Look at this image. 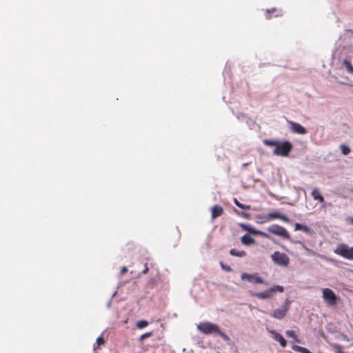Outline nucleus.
I'll return each instance as SVG.
<instances>
[{
	"label": "nucleus",
	"mask_w": 353,
	"mask_h": 353,
	"mask_svg": "<svg viewBox=\"0 0 353 353\" xmlns=\"http://www.w3.org/2000/svg\"><path fill=\"white\" fill-rule=\"evenodd\" d=\"M263 142L265 145L270 146V147L274 146V148H276V145L279 143V141H276L274 140H270V139H264Z\"/></svg>",
	"instance_id": "nucleus-19"
},
{
	"label": "nucleus",
	"mask_w": 353,
	"mask_h": 353,
	"mask_svg": "<svg viewBox=\"0 0 353 353\" xmlns=\"http://www.w3.org/2000/svg\"><path fill=\"white\" fill-rule=\"evenodd\" d=\"M292 149V143L285 141L284 142H279L276 148H274L273 153L277 156L287 157Z\"/></svg>",
	"instance_id": "nucleus-4"
},
{
	"label": "nucleus",
	"mask_w": 353,
	"mask_h": 353,
	"mask_svg": "<svg viewBox=\"0 0 353 353\" xmlns=\"http://www.w3.org/2000/svg\"><path fill=\"white\" fill-rule=\"evenodd\" d=\"M241 279L253 284H263L264 283L263 279L259 276L258 273L249 274L244 272L241 274Z\"/></svg>",
	"instance_id": "nucleus-9"
},
{
	"label": "nucleus",
	"mask_w": 353,
	"mask_h": 353,
	"mask_svg": "<svg viewBox=\"0 0 353 353\" xmlns=\"http://www.w3.org/2000/svg\"><path fill=\"white\" fill-rule=\"evenodd\" d=\"M322 297L328 306H336L339 298L336 295L334 292L330 288L322 289Z\"/></svg>",
	"instance_id": "nucleus-3"
},
{
	"label": "nucleus",
	"mask_w": 353,
	"mask_h": 353,
	"mask_svg": "<svg viewBox=\"0 0 353 353\" xmlns=\"http://www.w3.org/2000/svg\"><path fill=\"white\" fill-rule=\"evenodd\" d=\"M270 332L272 335L273 339L275 341H278L282 347H286V345H287L286 341L285 340V339L283 337V336L281 334H280L279 333L276 332L274 330H271V331H270Z\"/></svg>",
	"instance_id": "nucleus-12"
},
{
	"label": "nucleus",
	"mask_w": 353,
	"mask_h": 353,
	"mask_svg": "<svg viewBox=\"0 0 353 353\" xmlns=\"http://www.w3.org/2000/svg\"><path fill=\"white\" fill-rule=\"evenodd\" d=\"M274 11H276V9H275V8L272 9V10H267V12H268V13H270V12H274Z\"/></svg>",
	"instance_id": "nucleus-32"
},
{
	"label": "nucleus",
	"mask_w": 353,
	"mask_h": 353,
	"mask_svg": "<svg viewBox=\"0 0 353 353\" xmlns=\"http://www.w3.org/2000/svg\"><path fill=\"white\" fill-rule=\"evenodd\" d=\"M97 343L98 346L103 345L105 343V340L102 336H99L97 339Z\"/></svg>",
	"instance_id": "nucleus-28"
},
{
	"label": "nucleus",
	"mask_w": 353,
	"mask_h": 353,
	"mask_svg": "<svg viewBox=\"0 0 353 353\" xmlns=\"http://www.w3.org/2000/svg\"><path fill=\"white\" fill-rule=\"evenodd\" d=\"M197 330L204 334H217L224 341H229L230 339L225 334L220 330L217 325L208 321L200 323L197 325Z\"/></svg>",
	"instance_id": "nucleus-1"
},
{
	"label": "nucleus",
	"mask_w": 353,
	"mask_h": 353,
	"mask_svg": "<svg viewBox=\"0 0 353 353\" xmlns=\"http://www.w3.org/2000/svg\"><path fill=\"white\" fill-rule=\"evenodd\" d=\"M221 265L222 269L227 272H230L232 270V269L230 266L225 265L223 263H221Z\"/></svg>",
	"instance_id": "nucleus-29"
},
{
	"label": "nucleus",
	"mask_w": 353,
	"mask_h": 353,
	"mask_svg": "<svg viewBox=\"0 0 353 353\" xmlns=\"http://www.w3.org/2000/svg\"><path fill=\"white\" fill-rule=\"evenodd\" d=\"M290 125V130L292 132L299 134H305L307 133L306 129L301 124L294 121H289Z\"/></svg>",
	"instance_id": "nucleus-11"
},
{
	"label": "nucleus",
	"mask_w": 353,
	"mask_h": 353,
	"mask_svg": "<svg viewBox=\"0 0 353 353\" xmlns=\"http://www.w3.org/2000/svg\"><path fill=\"white\" fill-rule=\"evenodd\" d=\"M128 272V268L127 267H123L121 270V274H124L125 273H126Z\"/></svg>",
	"instance_id": "nucleus-30"
},
{
	"label": "nucleus",
	"mask_w": 353,
	"mask_h": 353,
	"mask_svg": "<svg viewBox=\"0 0 353 353\" xmlns=\"http://www.w3.org/2000/svg\"><path fill=\"white\" fill-rule=\"evenodd\" d=\"M340 148L344 155H347L350 152V149L345 145H341Z\"/></svg>",
	"instance_id": "nucleus-25"
},
{
	"label": "nucleus",
	"mask_w": 353,
	"mask_h": 353,
	"mask_svg": "<svg viewBox=\"0 0 353 353\" xmlns=\"http://www.w3.org/2000/svg\"><path fill=\"white\" fill-rule=\"evenodd\" d=\"M332 346L336 353H345L343 350V347L341 345L334 344Z\"/></svg>",
	"instance_id": "nucleus-26"
},
{
	"label": "nucleus",
	"mask_w": 353,
	"mask_h": 353,
	"mask_svg": "<svg viewBox=\"0 0 353 353\" xmlns=\"http://www.w3.org/2000/svg\"><path fill=\"white\" fill-rule=\"evenodd\" d=\"M292 348L293 350H294L296 352H301V353H312L307 348H305L304 347L299 346V345H292Z\"/></svg>",
	"instance_id": "nucleus-18"
},
{
	"label": "nucleus",
	"mask_w": 353,
	"mask_h": 353,
	"mask_svg": "<svg viewBox=\"0 0 353 353\" xmlns=\"http://www.w3.org/2000/svg\"><path fill=\"white\" fill-rule=\"evenodd\" d=\"M234 202L236 206H238L239 208H240L241 209H246V210L250 209V206L245 205L244 204L241 203L236 199H234Z\"/></svg>",
	"instance_id": "nucleus-24"
},
{
	"label": "nucleus",
	"mask_w": 353,
	"mask_h": 353,
	"mask_svg": "<svg viewBox=\"0 0 353 353\" xmlns=\"http://www.w3.org/2000/svg\"><path fill=\"white\" fill-rule=\"evenodd\" d=\"M230 254L232 256L243 257L246 255V252L243 250H237L236 249H231Z\"/></svg>",
	"instance_id": "nucleus-17"
},
{
	"label": "nucleus",
	"mask_w": 353,
	"mask_h": 353,
	"mask_svg": "<svg viewBox=\"0 0 353 353\" xmlns=\"http://www.w3.org/2000/svg\"><path fill=\"white\" fill-rule=\"evenodd\" d=\"M148 325V323L147 321L142 320V321H139V322H137L136 326L139 329H142V328H144L145 327H146Z\"/></svg>",
	"instance_id": "nucleus-23"
},
{
	"label": "nucleus",
	"mask_w": 353,
	"mask_h": 353,
	"mask_svg": "<svg viewBox=\"0 0 353 353\" xmlns=\"http://www.w3.org/2000/svg\"><path fill=\"white\" fill-rule=\"evenodd\" d=\"M311 195L314 200H317L320 203L325 201L324 197L321 194L320 191L316 188L312 190Z\"/></svg>",
	"instance_id": "nucleus-14"
},
{
	"label": "nucleus",
	"mask_w": 353,
	"mask_h": 353,
	"mask_svg": "<svg viewBox=\"0 0 353 353\" xmlns=\"http://www.w3.org/2000/svg\"><path fill=\"white\" fill-rule=\"evenodd\" d=\"M149 268H148L147 265H145V269L143 270V274H147L148 272Z\"/></svg>",
	"instance_id": "nucleus-31"
},
{
	"label": "nucleus",
	"mask_w": 353,
	"mask_h": 353,
	"mask_svg": "<svg viewBox=\"0 0 353 353\" xmlns=\"http://www.w3.org/2000/svg\"><path fill=\"white\" fill-rule=\"evenodd\" d=\"M243 216H245V217H248V214H245V213H243Z\"/></svg>",
	"instance_id": "nucleus-33"
},
{
	"label": "nucleus",
	"mask_w": 353,
	"mask_h": 353,
	"mask_svg": "<svg viewBox=\"0 0 353 353\" xmlns=\"http://www.w3.org/2000/svg\"><path fill=\"white\" fill-rule=\"evenodd\" d=\"M241 226L244 229V230H247L248 231H250V232L253 233V234H258L259 235H261V236H263V237H268V234H265V232H261V231H252L250 230H248L247 228V227L244 225V224H241Z\"/></svg>",
	"instance_id": "nucleus-21"
},
{
	"label": "nucleus",
	"mask_w": 353,
	"mask_h": 353,
	"mask_svg": "<svg viewBox=\"0 0 353 353\" xmlns=\"http://www.w3.org/2000/svg\"><path fill=\"white\" fill-rule=\"evenodd\" d=\"M254 241V239L248 234H245L241 237V243L245 245L253 244Z\"/></svg>",
	"instance_id": "nucleus-16"
},
{
	"label": "nucleus",
	"mask_w": 353,
	"mask_h": 353,
	"mask_svg": "<svg viewBox=\"0 0 353 353\" xmlns=\"http://www.w3.org/2000/svg\"><path fill=\"white\" fill-rule=\"evenodd\" d=\"M271 259L274 264L283 268L288 267L290 261L289 256L285 253L279 251L274 252L271 255Z\"/></svg>",
	"instance_id": "nucleus-2"
},
{
	"label": "nucleus",
	"mask_w": 353,
	"mask_h": 353,
	"mask_svg": "<svg viewBox=\"0 0 353 353\" xmlns=\"http://www.w3.org/2000/svg\"><path fill=\"white\" fill-rule=\"evenodd\" d=\"M285 334L287 336L294 339L296 341L299 343L300 342V341L297 339V336L293 330L285 331Z\"/></svg>",
	"instance_id": "nucleus-22"
},
{
	"label": "nucleus",
	"mask_w": 353,
	"mask_h": 353,
	"mask_svg": "<svg viewBox=\"0 0 353 353\" xmlns=\"http://www.w3.org/2000/svg\"><path fill=\"white\" fill-rule=\"evenodd\" d=\"M283 291L284 288L283 286L274 285L264 292H254L252 295L261 299H267L271 298L274 293L276 292H283Z\"/></svg>",
	"instance_id": "nucleus-6"
},
{
	"label": "nucleus",
	"mask_w": 353,
	"mask_h": 353,
	"mask_svg": "<svg viewBox=\"0 0 353 353\" xmlns=\"http://www.w3.org/2000/svg\"><path fill=\"white\" fill-rule=\"evenodd\" d=\"M294 230H301L304 232L305 233L310 234L311 232V230L309 227L305 225H302L301 223H296L294 225Z\"/></svg>",
	"instance_id": "nucleus-15"
},
{
	"label": "nucleus",
	"mask_w": 353,
	"mask_h": 353,
	"mask_svg": "<svg viewBox=\"0 0 353 353\" xmlns=\"http://www.w3.org/2000/svg\"><path fill=\"white\" fill-rule=\"evenodd\" d=\"M334 253L349 260H353V247L347 245L339 244L334 250Z\"/></svg>",
	"instance_id": "nucleus-5"
},
{
	"label": "nucleus",
	"mask_w": 353,
	"mask_h": 353,
	"mask_svg": "<svg viewBox=\"0 0 353 353\" xmlns=\"http://www.w3.org/2000/svg\"><path fill=\"white\" fill-rule=\"evenodd\" d=\"M343 65H345L347 71L350 73V74H353V66L352 65V63L347 61V59H345L343 61Z\"/></svg>",
	"instance_id": "nucleus-20"
},
{
	"label": "nucleus",
	"mask_w": 353,
	"mask_h": 353,
	"mask_svg": "<svg viewBox=\"0 0 353 353\" xmlns=\"http://www.w3.org/2000/svg\"><path fill=\"white\" fill-rule=\"evenodd\" d=\"M267 230L273 234H275V235H277V236H279L283 238L284 239H288V240H290L291 241H292L291 240V237H290L289 232L287 231V230L285 228H283L281 225H272L270 226L269 228H268Z\"/></svg>",
	"instance_id": "nucleus-7"
},
{
	"label": "nucleus",
	"mask_w": 353,
	"mask_h": 353,
	"mask_svg": "<svg viewBox=\"0 0 353 353\" xmlns=\"http://www.w3.org/2000/svg\"><path fill=\"white\" fill-rule=\"evenodd\" d=\"M351 223L353 224V218L351 219Z\"/></svg>",
	"instance_id": "nucleus-34"
},
{
	"label": "nucleus",
	"mask_w": 353,
	"mask_h": 353,
	"mask_svg": "<svg viewBox=\"0 0 353 353\" xmlns=\"http://www.w3.org/2000/svg\"><path fill=\"white\" fill-rule=\"evenodd\" d=\"M223 213V209L221 206L216 205L212 208V219H215L221 216Z\"/></svg>",
	"instance_id": "nucleus-13"
},
{
	"label": "nucleus",
	"mask_w": 353,
	"mask_h": 353,
	"mask_svg": "<svg viewBox=\"0 0 353 353\" xmlns=\"http://www.w3.org/2000/svg\"><path fill=\"white\" fill-rule=\"evenodd\" d=\"M152 335V332H146L140 336V341H143L145 339L150 337Z\"/></svg>",
	"instance_id": "nucleus-27"
},
{
	"label": "nucleus",
	"mask_w": 353,
	"mask_h": 353,
	"mask_svg": "<svg viewBox=\"0 0 353 353\" xmlns=\"http://www.w3.org/2000/svg\"><path fill=\"white\" fill-rule=\"evenodd\" d=\"M276 219H280V220H281V221H284L285 223H290L291 222V221H290V219L289 218H288L285 215L281 214L278 212H274L268 213V214H266L263 217V221L264 222H268V221H270L271 220Z\"/></svg>",
	"instance_id": "nucleus-10"
},
{
	"label": "nucleus",
	"mask_w": 353,
	"mask_h": 353,
	"mask_svg": "<svg viewBox=\"0 0 353 353\" xmlns=\"http://www.w3.org/2000/svg\"><path fill=\"white\" fill-rule=\"evenodd\" d=\"M290 305L291 301L288 299H286L281 308H277L273 310L272 316L279 320L283 319L286 316Z\"/></svg>",
	"instance_id": "nucleus-8"
}]
</instances>
